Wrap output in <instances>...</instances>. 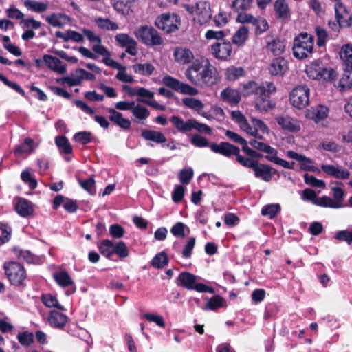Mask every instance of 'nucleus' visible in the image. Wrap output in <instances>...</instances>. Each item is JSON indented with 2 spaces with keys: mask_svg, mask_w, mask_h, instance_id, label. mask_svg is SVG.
Wrapping results in <instances>:
<instances>
[{
  "mask_svg": "<svg viewBox=\"0 0 352 352\" xmlns=\"http://www.w3.org/2000/svg\"><path fill=\"white\" fill-rule=\"evenodd\" d=\"M80 186L90 195H95V180L93 177L85 181H79Z\"/></svg>",
  "mask_w": 352,
  "mask_h": 352,
  "instance_id": "62",
  "label": "nucleus"
},
{
  "mask_svg": "<svg viewBox=\"0 0 352 352\" xmlns=\"http://www.w3.org/2000/svg\"><path fill=\"white\" fill-rule=\"evenodd\" d=\"M168 261L166 253L161 252L153 258L151 265L155 268L161 269L168 265Z\"/></svg>",
  "mask_w": 352,
  "mask_h": 352,
  "instance_id": "44",
  "label": "nucleus"
},
{
  "mask_svg": "<svg viewBox=\"0 0 352 352\" xmlns=\"http://www.w3.org/2000/svg\"><path fill=\"white\" fill-rule=\"evenodd\" d=\"M155 25L166 33L170 34L179 29L180 20L176 14L164 13L157 16Z\"/></svg>",
  "mask_w": 352,
  "mask_h": 352,
  "instance_id": "10",
  "label": "nucleus"
},
{
  "mask_svg": "<svg viewBox=\"0 0 352 352\" xmlns=\"http://www.w3.org/2000/svg\"><path fill=\"white\" fill-rule=\"evenodd\" d=\"M96 23L102 30H116L118 29V24L111 21L109 19L98 18L96 19Z\"/></svg>",
  "mask_w": 352,
  "mask_h": 352,
  "instance_id": "50",
  "label": "nucleus"
},
{
  "mask_svg": "<svg viewBox=\"0 0 352 352\" xmlns=\"http://www.w3.org/2000/svg\"><path fill=\"white\" fill-rule=\"evenodd\" d=\"M212 56L221 60H228L232 52V44L229 41H217L210 46Z\"/></svg>",
  "mask_w": 352,
  "mask_h": 352,
  "instance_id": "11",
  "label": "nucleus"
},
{
  "mask_svg": "<svg viewBox=\"0 0 352 352\" xmlns=\"http://www.w3.org/2000/svg\"><path fill=\"white\" fill-rule=\"evenodd\" d=\"M254 0H232L230 8L234 12H246L250 10Z\"/></svg>",
  "mask_w": 352,
  "mask_h": 352,
  "instance_id": "39",
  "label": "nucleus"
},
{
  "mask_svg": "<svg viewBox=\"0 0 352 352\" xmlns=\"http://www.w3.org/2000/svg\"><path fill=\"white\" fill-rule=\"evenodd\" d=\"M278 125L285 131L296 133L300 131L299 122L289 116H280L276 118Z\"/></svg>",
  "mask_w": 352,
  "mask_h": 352,
  "instance_id": "17",
  "label": "nucleus"
},
{
  "mask_svg": "<svg viewBox=\"0 0 352 352\" xmlns=\"http://www.w3.org/2000/svg\"><path fill=\"white\" fill-rule=\"evenodd\" d=\"M314 38L307 32H301L295 37L293 44V54L298 59L307 58L313 53Z\"/></svg>",
  "mask_w": 352,
  "mask_h": 352,
  "instance_id": "4",
  "label": "nucleus"
},
{
  "mask_svg": "<svg viewBox=\"0 0 352 352\" xmlns=\"http://www.w3.org/2000/svg\"><path fill=\"white\" fill-rule=\"evenodd\" d=\"M241 85V93L244 97H248L253 95L257 96L258 98L261 102H267V103L263 107V109L265 111H268L274 108V105L272 104L270 101L271 94L276 90L273 82H265L258 85L255 80H249Z\"/></svg>",
  "mask_w": 352,
  "mask_h": 352,
  "instance_id": "2",
  "label": "nucleus"
},
{
  "mask_svg": "<svg viewBox=\"0 0 352 352\" xmlns=\"http://www.w3.org/2000/svg\"><path fill=\"white\" fill-rule=\"evenodd\" d=\"M133 70L135 74L142 76H151L155 71V67L151 63H137L132 66Z\"/></svg>",
  "mask_w": 352,
  "mask_h": 352,
  "instance_id": "41",
  "label": "nucleus"
},
{
  "mask_svg": "<svg viewBox=\"0 0 352 352\" xmlns=\"http://www.w3.org/2000/svg\"><path fill=\"white\" fill-rule=\"evenodd\" d=\"M14 210L19 215L24 218H27L34 213L32 203L21 197L17 199Z\"/></svg>",
  "mask_w": 352,
  "mask_h": 352,
  "instance_id": "19",
  "label": "nucleus"
},
{
  "mask_svg": "<svg viewBox=\"0 0 352 352\" xmlns=\"http://www.w3.org/2000/svg\"><path fill=\"white\" fill-rule=\"evenodd\" d=\"M305 72L310 79L323 82L332 81L336 76L335 70L324 67L320 59H316L307 65Z\"/></svg>",
  "mask_w": 352,
  "mask_h": 352,
  "instance_id": "3",
  "label": "nucleus"
},
{
  "mask_svg": "<svg viewBox=\"0 0 352 352\" xmlns=\"http://www.w3.org/2000/svg\"><path fill=\"white\" fill-rule=\"evenodd\" d=\"M340 56L343 61V70L352 69V44L342 45L340 51Z\"/></svg>",
  "mask_w": 352,
  "mask_h": 352,
  "instance_id": "26",
  "label": "nucleus"
},
{
  "mask_svg": "<svg viewBox=\"0 0 352 352\" xmlns=\"http://www.w3.org/2000/svg\"><path fill=\"white\" fill-rule=\"evenodd\" d=\"M267 49L272 52L274 55L279 56L282 54L285 50V41L279 38L272 39L271 41H267Z\"/></svg>",
  "mask_w": 352,
  "mask_h": 352,
  "instance_id": "32",
  "label": "nucleus"
},
{
  "mask_svg": "<svg viewBox=\"0 0 352 352\" xmlns=\"http://www.w3.org/2000/svg\"><path fill=\"white\" fill-rule=\"evenodd\" d=\"M303 177L305 183L307 185H311V186L318 188L325 187V182L323 180L318 179L314 175L305 173Z\"/></svg>",
  "mask_w": 352,
  "mask_h": 352,
  "instance_id": "61",
  "label": "nucleus"
},
{
  "mask_svg": "<svg viewBox=\"0 0 352 352\" xmlns=\"http://www.w3.org/2000/svg\"><path fill=\"white\" fill-rule=\"evenodd\" d=\"M188 80L195 86L212 87L220 80L217 68L208 59L195 60L185 72Z\"/></svg>",
  "mask_w": 352,
  "mask_h": 352,
  "instance_id": "1",
  "label": "nucleus"
},
{
  "mask_svg": "<svg viewBox=\"0 0 352 352\" xmlns=\"http://www.w3.org/2000/svg\"><path fill=\"white\" fill-rule=\"evenodd\" d=\"M107 111L110 113L109 119L112 122L124 130H128L131 128V123L130 120L127 118H123L122 113L117 111L113 108H108Z\"/></svg>",
  "mask_w": 352,
  "mask_h": 352,
  "instance_id": "21",
  "label": "nucleus"
},
{
  "mask_svg": "<svg viewBox=\"0 0 352 352\" xmlns=\"http://www.w3.org/2000/svg\"><path fill=\"white\" fill-rule=\"evenodd\" d=\"M254 172L256 178H260L266 182L271 181L272 166L270 165L258 162L254 169Z\"/></svg>",
  "mask_w": 352,
  "mask_h": 352,
  "instance_id": "29",
  "label": "nucleus"
},
{
  "mask_svg": "<svg viewBox=\"0 0 352 352\" xmlns=\"http://www.w3.org/2000/svg\"><path fill=\"white\" fill-rule=\"evenodd\" d=\"M55 143L58 148L60 149L61 152L65 153V155L72 154L73 152L72 146L67 139V138L65 135H58L55 138Z\"/></svg>",
  "mask_w": 352,
  "mask_h": 352,
  "instance_id": "36",
  "label": "nucleus"
},
{
  "mask_svg": "<svg viewBox=\"0 0 352 352\" xmlns=\"http://www.w3.org/2000/svg\"><path fill=\"white\" fill-rule=\"evenodd\" d=\"M329 114V109L324 105H317L307 109L306 118L313 120L316 124L324 120Z\"/></svg>",
  "mask_w": 352,
  "mask_h": 352,
  "instance_id": "18",
  "label": "nucleus"
},
{
  "mask_svg": "<svg viewBox=\"0 0 352 352\" xmlns=\"http://www.w3.org/2000/svg\"><path fill=\"white\" fill-rule=\"evenodd\" d=\"M34 141L30 138H26L24 140V143L16 145L14 149V153L16 156H19L25 153H30L33 151V145Z\"/></svg>",
  "mask_w": 352,
  "mask_h": 352,
  "instance_id": "38",
  "label": "nucleus"
},
{
  "mask_svg": "<svg viewBox=\"0 0 352 352\" xmlns=\"http://www.w3.org/2000/svg\"><path fill=\"white\" fill-rule=\"evenodd\" d=\"M170 122L179 132L183 133L191 131L192 129L207 135H211L212 133V129L209 126L200 123L195 119H188L184 122L181 117L173 116L170 118Z\"/></svg>",
  "mask_w": 352,
  "mask_h": 352,
  "instance_id": "5",
  "label": "nucleus"
},
{
  "mask_svg": "<svg viewBox=\"0 0 352 352\" xmlns=\"http://www.w3.org/2000/svg\"><path fill=\"white\" fill-rule=\"evenodd\" d=\"M344 72L339 81V85L342 88L352 87V69L343 70Z\"/></svg>",
  "mask_w": 352,
  "mask_h": 352,
  "instance_id": "59",
  "label": "nucleus"
},
{
  "mask_svg": "<svg viewBox=\"0 0 352 352\" xmlns=\"http://www.w3.org/2000/svg\"><path fill=\"white\" fill-rule=\"evenodd\" d=\"M274 10L276 19L283 22L290 19L292 12L286 0H276Z\"/></svg>",
  "mask_w": 352,
  "mask_h": 352,
  "instance_id": "16",
  "label": "nucleus"
},
{
  "mask_svg": "<svg viewBox=\"0 0 352 352\" xmlns=\"http://www.w3.org/2000/svg\"><path fill=\"white\" fill-rule=\"evenodd\" d=\"M335 14L337 22L344 28H349L352 24V14H351L342 2L335 4Z\"/></svg>",
  "mask_w": 352,
  "mask_h": 352,
  "instance_id": "14",
  "label": "nucleus"
},
{
  "mask_svg": "<svg viewBox=\"0 0 352 352\" xmlns=\"http://www.w3.org/2000/svg\"><path fill=\"white\" fill-rule=\"evenodd\" d=\"M315 32L317 36V45L321 47L325 45L326 40L329 36L328 32L321 26L315 28Z\"/></svg>",
  "mask_w": 352,
  "mask_h": 352,
  "instance_id": "56",
  "label": "nucleus"
},
{
  "mask_svg": "<svg viewBox=\"0 0 352 352\" xmlns=\"http://www.w3.org/2000/svg\"><path fill=\"white\" fill-rule=\"evenodd\" d=\"M13 251L19 258L23 259L28 263H33L34 262V256L30 251L17 248H14Z\"/></svg>",
  "mask_w": 352,
  "mask_h": 352,
  "instance_id": "53",
  "label": "nucleus"
},
{
  "mask_svg": "<svg viewBox=\"0 0 352 352\" xmlns=\"http://www.w3.org/2000/svg\"><path fill=\"white\" fill-rule=\"evenodd\" d=\"M135 36L144 45L148 46L160 45L163 39L159 32L152 26L141 25L135 31Z\"/></svg>",
  "mask_w": 352,
  "mask_h": 352,
  "instance_id": "8",
  "label": "nucleus"
},
{
  "mask_svg": "<svg viewBox=\"0 0 352 352\" xmlns=\"http://www.w3.org/2000/svg\"><path fill=\"white\" fill-rule=\"evenodd\" d=\"M314 205L332 208H338L342 206V204L336 203L333 199L327 196L317 197L316 201H314Z\"/></svg>",
  "mask_w": 352,
  "mask_h": 352,
  "instance_id": "43",
  "label": "nucleus"
},
{
  "mask_svg": "<svg viewBox=\"0 0 352 352\" xmlns=\"http://www.w3.org/2000/svg\"><path fill=\"white\" fill-rule=\"evenodd\" d=\"M174 56L177 62L188 64L190 63L194 58L193 54L189 49L177 48L174 52Z\"/></svg>",
  "mask_w": 352,
  "mask_h": 352,
  "instance_id": "31",
  "label": "nucleus"
},
{
  "mask_svg": "<svg viewBox=\"0 0 352 352\" xmlns=\"http://www.w3.org/2000/svg\"><path fill=\"white\" fill-rule=\"evenodd\" d=\"M225 306V299L219 295H214L208 299L204 309L215 311L219 308L224 307Z\"/></svg>",
  "mask_w": 352,
  "mask_h": 352,
  "instance_id": "33",
  "label": "nucleus"
},
{
  "mask_svg": "<svg viewBox=\"0 0 352 352\" xmlns=\"http://www.w3.org/2000/svg\"><path fill=\"white\" fill-rule=\"evenodd\" d=\"M131 113L139 120H146L150 116V111L148 109L140 104L134 105L131 109Z\"/></svg>",
  "mask_w": 352,
  "mask_h": 352,
  "instance_id": "49",
  "label": "nucleus"
},
{
  "mask_svg": "<svg viewBox=\"0 0 352 352\" xmlns=\"http://www.w3.org/2000/svg\"><path fill=\"white\" fill-rule=\"evenodd\" d=\"M182 103L186 107L197 111L202 110L204 107L200 100L194 98H184L182 99Z\"/></svg>",
  "mask_w": 352,
  "mask_h": 352,
  "instance_id": "47",
  "label": "nucleus"
},
{
  "mask_svg": "<svg viewBox=\"0 0 352 352\" xmlns=\"http://www.w3.org/2000/svg\"><path fill=\"white\" fill-rule=\"evenodd\" d=\"M51 327L57 329H63L68 322V317L58 311L52 310L47 318Z\"/></svg>",
  "mask_w": 352,
  "mask_h": 352,
  "instance_id": "22",
  "label": "nucleus"
},
{
  "mask_svg": "<svg viewBox=\"0 0 352 352\" xmlns=\"http://www.w3.org/2000/svg\"><path fill=\"white\" fill-rule=\"evenodd\" d=\"M0 230L1 235L0 236V245L8 242L11 238L12 229L7 223L0 222Z\"/></svg>",
  "mask_w": 352,
  "mask_h": 352,
  "instance_id": "54",
  "label": "nucleus"
},
{
  "mask_svg": "<svg viewBox=\"0 0 352 352\" xmlns=\"http://www.w3.org/2000/svg\"><path fill=\"white\" fill-rule=\"evenodd\" d=\"M190 142L192 145L198 148L210 147L208 140L199 134H195L192 136Z\"/></svg>",
  "mask_w": 352,
  "mask_h": 352,
  "instance_id": "57",
  "label": "nucleus"
},
{
  "mask_svg": "<svg viewBox=\"0 0 352 352\" xmlns=\"http://www.w3.org/2000/svg\"><path fill=\"white\" fill-rule=\"evenodd\" d=\"M42 302L47 307H55L60 311H65L64 306L60 305L56 296L50 294H45L41 296Z\"/></svg>",
  "mask_w": 352,
  "mask_h": 352,
  "instance_id": "40",
  "label": "nucleus"
},
{
  "mask_svg": "<svg viewBox=\"0 0 352 352\" xmlns=\"http://www.w3.org/2000/svg\"><path fill=\"white\" fill-rule=\"evenodd\" d=\"M334 237L339 241H345L348 244H351L352 243V230H340L336 234Z\"/></svg>",
  "mask_w": 352,
  "mask_h": 352,
  "instance_id": "64",
  "label": "nucleus"
},
{
  "mask_svg": "<svg viewBox=\"0 0 352 352\" xmlns=\"http://www.w3.org/2000/svg\"><path fill=\"white\" fill-rule=\"evenodd\" d=\"M210 148L213 153L222 155L226 157H230L232 155L236 157L238 153H240L238 146L228 142H221L219 144L211 143Z\"/></svg>",
  "mask_w": 352,
  "mask_h": 352,
  "instance_id": "13",
  "label": "nucleus"
},
{
  "mask_svg": "<svg viewBox=\"0 0 352 352\" xmlns=\"http://www.w3.org/2000/svg\"><path fill=\"white\" fill-rule=\"evenodd\" d=\"M221 98L223 101L231 104H236L241 101V93L230 87L224 89L221 92Z\"/></svg>",
  "mask_w": 352,
  "mask_h": 352,
  "instance_id": "28",
  "label": "nucleus"
},
{
  "mask_svg": "<svg viewBox=\"0 0 352 352\" xmlns=\"http://www.w3.org/2000/svg\"><path fill=\"white\" fill-rule=\"evenodd\" d=\"M246 72L243 67H236L234 66H231L226 69L225 76L226 78L228 81H235L238 80L240 77L244 76Z\"/></svg>",
  "mask_w": 352,
  "mask_h": 352,
  "instance_id": "35",
  "label": "nucleus"
},
{
  "mask_svg": "<svg viewBox=\"0 0 352 352\" xmlns=\"http://www.w3.org/2000/svg\"><path fill=\"white\" fill-rule=\"evenodd\" d=\"M23 4L28 10L37 13L43 12L48 8L47 3L34 0H25Z\"/></svg>",
  "mask_w": 352,
  "mask_h": 352,
  "instance_id": "37",
  "label": "nucleus"
},
{
  "mask_svg": "<svg viewBox=\"0 0 352 352\" xmlns=\"http://www.w3.org/2000/svg\"><path fill=\"white\" fill-rule=\"evenodd\" d=\"M196 15L201 24L207 23L212 17L210 5L206 1L197 2Z\"/></svg>",
  "mask_w": 352,
  "mask_h": 352,
  "instance_id": "25",
  "label": "nucleus"
},
{
  "mask_svg": "<svg viewBox=\"0 0 352 352\" xmlns=\"http://www.w3.org/2000/svg\"><path fill=\"white\" fill-rule=\"evenodd\" d=\"M309 93L310 89L307 85L295 87L289 95L292 104L298 109L305 108L309 102Z\"/></svg>",
  "mask_w": 352,
  "mask_h": 352,
  "instance_id": "9",
  "label": "nucleus"
},
{
  "mask_svg": "<svg viewBox=\"0 0 352 352\" xmlns=\"http://www.w3.org/2000/svg\"><path fill=\"white\" fill-rule=\"evenodd\" d=\"M0 80L3 82L6 86L8 87L15 90L17 93L21 95L23 97L26 98V94L23 89L18 85L16 82L11 81L8 79V78L0 73Z\"/></svg>",
  "mask_w": 352,
  "mask_h": 352,
  "instance_id": "48",
  "label": "nucleus"
},
{
  "mask_svg": "<svg viewBox=\"0 0 352 352\" xmlns=\"http://www.w3.org/2000/svg\"><path fill=\"white\" fill-rule=\"evenodd\" d=\"M321 169L326 174L340 179H347L350 177V172L346 169H340L333 165L322 164Z\"/></svg>",
  "mask_w": 352,
  "mask_h": 352,
  "instance_id": "23",
  "label": "nucleus"
},
{
  "mask_svg": "<svg viewBox=\"0 0 352 352\" xmlns=\"http://www.w3.org/2000/svg\"><path fill=\"white\" fill-rule=\"evenodd\" d=\"M236 162L240 164L241 166L252 168L253 170L255 168L258 163L259 162L258 160L252 159L250 157H245L240 155V153H238L237 156L236 157Z\"/></svg>",
  "mask_w": 352,
  "mask_h": 352,
  "instance_id": "51",
  "label": "nucleus"
},
{
  "mask_svg": "<svg viewBox=\"0 0 352 352\" xmlns=\"http://www.w3.org/2000/svg\"><path fill=\"white\" fill-rule=\"evenodd\" d=\"M177 280L178 286H182L188 290H195L198 292H208L214 294L215 290L213 287H210L202 283H197V276L188 272H181Z\"/></svg>",
  "mask_w": 352,
  "mask_h": 352,
  "instance_id": "6",
  "label": "nucleus"
},
{
  "mask_svg": "<svg viewBox=\"0 0 352 352\" xmlns=\"http://www.w3.org/2000/svg\"><path fill=\"white\" fill-rule=\"evenodd\" d=\"M251 24L255 28L256 35H261L269 29L267 21L262 17H254Z\"/></svg>",
  "mask_w": 352,
  "mask_h": 352,
  "instance_id": "42",
  "label": "nucleus"
},
{
  "mask_svg": "<svg viewBox=\"0 0 352 352\" xmlns=\"http://www.w3.org/2000/svg\"><path fill=\"white\" fill-rule=\"evenodd\" d=\"M3 268L11 285L14 286L23 285L27 274L22 264L16 261L5 262Z\"/></svg>",
  "mask_w": 352,
  "mask_h": 352,
  "instance_id": "7",
  "label": "nucleus"
},
{
  "mask_svg": "<svg viewBox=\"0 0 352 352\" xmlns=\"http://www.w3.org/2000/svg\"><path fill=\"white\" fill-rule=\"evenodd\" d=\"M19 342L23 346H29L34 342L33 333L25 331L18 333L16 336Z\"/></svg>",
  "mask_w": 352,
  "mask_h": 352,
  "instance_id": "45",
  "label": "nucleus"
},
{
  "mask_svg": "<svg viewBox=\"0 0 352 352\" xmlns=\"http://www.w3.org/2000/svg\"><path fill=\"white\" fill-rule=\"evenodd\" d=\"M114 246L113 241L109 239L102 240L98 245L100 254L109 260L112 259L114 254Z\"/></svg>",
  "mask_w": 352,
  "mask_h": 352,
  "instance_id": "34",
  "label": "nucleus"
},
{
  "mask_svg": "<svg viewBox=\"0 0 352 352\" xmlns=\"http://www.w3.org/2000/svg\"><path fill=\"white\" fill-rule=\"evenodd\" d=\"M280 210L279 204H268L263 207L261 214L263 216H268L270 218H274Z\"/></svg>",
  "mask_w": 352,
  "mask_h": 352,
  "instance_id": "52",
  "label": "nucleus"
},
{
  "mask_svg": "<svg viewBox=\"0 0 352 352\" xmlns=\"http://www.w3.org/2000/svg\"><path fill=\"white\" fill-rule=\"evenodd\" d=\"M248 28L245 25L241 26L232 36V41L233 44L238 47L244 45L246 41L248 39Z\"/></svg>",
  "mask_w": 352,
  "mask_h": 352,
  "instance_id": "30",
  "label": "nucleus"
},
{
  "mask_svg": "<svg viewBox=\"0 0 352 352\" xmlns=\"http://www.w3.org/2000/svg\"><path fill=\"white\" fill-rule=\"evenodd\" d=\"M114 254H117L120 258H126L129 254V249L124 241H120L114 246Z\"/></svg>",
  "mask_w": 352,
  "mask_h": 352,
  "instance_id": "55",
  "label": "nucleus"
},
{
  "mask_svg": "<svg viewBox=\"0 0 352 352\" xmlns=\"http://www.w3.org/2000/svg\"><path fill=\"white\" fill-rule=\"evenodd\" d=\"M141 137L145 140L151 141L157 144H163L166 142V138L163 133L154 130L142 129Z\"/></svg>",
  "mask_w": 352,
  "mask_h": 352,
  "instance_id": "27",
  "label": "nucleus"
},
{
  "mask_svg": "<svg viewBox=\"0 0 352 352\" xmlns=\"http://www.w3.org/2000/svg\"><path fill=\"white\" fill-rule=\"evenodd\" d=\"M116 41L122 47H125L126 52L131 56L137 54L138 43L136 41L127 34H118L115 36Z\"/></svg>",
  "mask_w": 352,
  "mask_h": 352,
  "instance_id": "15",
  "label": "nucleus"
},
{
  "mask_svg": "<svg viewBox=\"0 0 352 352\" xmlns=\"http://www.w3.org/2000/svg\"><path fill=\"white\" fill-rule=\"evenodd\" d=\"M53 278L55 282L61 287L65 288L70 286V288L65 291L67 296H70L76 292V285L66 270H61L54 273Z\"/></svg>",
  "mask_w": 352,
  "mask_h": 352,
  "instance_id": "12",
  "label": "nucleus"
},
{
  "mask_svg": "<svg viewBox=\"0 0 352 352\" xmlns=\"http://www.w3.org/2000/svg\"><path fill=\"white\" fill-rule=\"evenodd\" d=\"M22 181L28 184L30 189L34 190L37 187V180L32 177L31 173L28 170H23L21 174Z\"/></svg>",
  "mask_w": 352,
  "mask_h": 352,
  "instance_id": "60",
  "label": "nucleus"
},
{
  "mask_svg": "<svg viewBox=\"0 0 352 352\" xmlns=\"http://www.w3.org/2000/svg\"><path fill=\"white\" fill-rule=\"evenodd\" d=\"M181 82H180L177 78H175L169 75L164 76L162 78V83L175 91H178Z\"/></svg>",
  "mask_w": 352,
  "mask_h": 352,
  "instance_id": "58",
  "label": "nucleus"
},
{
  "mask_svg": "<svg viewBox=\"0 0 352 352\" xmlns=\"http://www.w3.org/2000/svg\"><path fill=\"white\" fill-rule=\"evenodd\" d=\"M226 33L224 30L215 31L213 30H208L206 32L205 37L208 39H217V41H222L224 40V37L226 36Z\"/></svg>",
  "mask_w": 352,
  "mask_h": 352,
  "instance_id": "63",
  "label": "nucleus"
},
{
  "mask_svg": "<svg viewBox=\"0 0 352 352\" xmlns=\"http://www.w3.org/2000/svg\"><path fill=\"white\" fill-rule=\"evenodd\" d=\"M287 67V63L283 57H278L272 60L268 69L272 76H283Z\"/></svg>",
  "mask_w": 352,
  "mask_h": 352,
  "instance_id": "24",
  "label": "nucleus"
},
{
  "mask_svg": "<svg viewBox=\"0 0 352 352\" xmlns=\"http://www.w3.org/2000/svg\"><path fill=\"white\" fill-rule=\"evenodd\" d=\"M73 140L76 142L85 145L92 142L93 136L90 131H80L74 135Z\"/></svg>",
  "mask_w": 352,
  "mask_h": 352,
  "instance_id": "46",
  "label": "nucleus"
},
{
  "mask_svg": "<svg viewBox=\"0 0 352 352\" xmlns=\"http://www.w3.org/2000/svg\"><path fill=\"white\" fill-rule=\"evenodd\" d=\"M43 61L49 69L54 72L58 74H65L66 72V65L63 64L62 61L56 56L45 54L43 56Z\"/></svg>",
  "mask_w": 352,
  "mask_h": 352,
  "instance_id": "20",
  "label": "nucleus"
}]
</instances>
